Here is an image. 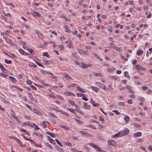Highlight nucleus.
<instances>
[{
	"label": "nucleus",
	"instance_id": "obj_16",
	"mask_svg": "<svg viewBox=\"0 0 152 152\" xmlns=\"http://www.w3.org/2000/svg\"><path fill=\"white\" fill-rule=\"evenodd\" d=\"M126 88L129 90V92L132 93L133 94L134 91L132 90V87L131 86H127L126 87Z\"/></svg>",
	"mask_w": 152,
	"mask_h": 152
},
{
	"label": "nucleus",
	"instance_id": "obj_22",
	"mask_svg": "<svg viewBox=\"0 0 152 152\" xmlns=\"http://www.w3.org/2000/svg\"><path fill=\"white\" fill-rule=\"evenodd\" d=\"M28 94L30 99L31 100H33L34 99V98L31 93L30 92H28Z\"/></svg>",
	"mask_w": 152,
	"mask_h": 152
},
{
	"label": "nucleus",
	"instance_id": "obj_28",
	"mask_svg": "<svg viewBox=\"0 0 152 152\" xmlns=\"http://www.w3.org/2000/svg\"><path fill=\"white\" fill-rule=\"evenodd\" d=\"M28 65L31 67H36L37 66V65L34 63L28 64Z\"/></svg>",
	"mask_w": 152,
	"mask_h": 152
},
{
	"label": "nucleus",
	"instance_id": "obj_47",
	"mask_svg": "<svg viewBox=\"0 0 152 152\" xmlns=\"http://www.w3.org/2000/svg\"><path fill=\"white\" fill-rule=\"evenodd\" d=\"M124 75L125 77H129V74L126 71L124 73Z\"/></svg>",
	"mask_w": 152,
	"mask_h": 152
},
{
	"label": "nucleus",
	"instance_id": "obj_30",
	"mask_svg": "<svg viewBox=\"0 0 152 152\" xmlns=\"http://www.w3.org/2000/svg\"><path fill=\"white\" fill-rule=\"evenodd\" d=\"M59 59L60 60V61H67V60H68V59L66 58H62L60 56L59 57Z\"/></svg>",
	"mask_w": 152,
	"mask_h": 152
},
{
	"label": "nucleus",
	"instance_id": "obj_17",
	"mask_svg": "<svg viewBox=\"0 0 152 152\" xmlns=\"http://www.w3.org/2000/svg\"><path fill=\"white\" fill-rule=\"evenodd\" d=\"M27 50L30 52V53L32 55H34V51L31 48H27Z\"/></svg>",
	"mask_w": 152,
	"mask_h": 152
},
{
	"label": "nucleus",
	"instance_id": "obj_12",
	"mask_svg": "<svg viewBox=\"0 0 152 152\" xmlns=\"http://www.w3.org/2000/svg\"><path fill=\"white\" fill-rule=\"evenodd\" d=\"M124 119L125 121V123L126 124H127L129 123V121L130 118L128 116L126 115L125 117L124 118Z\"/></svg>",
	"mask_w": 152,
	"mask_h": 152
},
{
	"label": "nucleus",
	"instance_id": "obj_3",
	"mask_svg": "<svg viewBox=\"0 0 152 152\" xmlns=\"http://www.w3.org/2000/svg\"><path fill=\"white\" fill-rule=\"evenodd\" d=\"M80 66L83 68H87L88 67L91 66V65L90 64H85L83 63H82L80 65Z\"/></svg>",
	"mask_w": 152,
	"mask_h": 152
},
{
	"label": "nucleus",
	"instance_id": "obj_13",
	"mask_svg": "<svg viewBox=\"0 0 152 152\" xmlns=\"http://www.w3.org/2000/svg\"><path fill=\"white\" fill-rule=\"evenodd\" d=\"M19 53L23 55H27V54L26 52L24 51L21 49H18Z\"/></svg>",
	"mask_w": 152,
	"mask_h": 152
},
{
	"label": "nucleus",
	"instance_id": "obj_42",
	"mask_svg": "<svg viewBox=\"0 0 152 152\" xmlns=\"http://www.w3.org/2000/svg\"><path fill=\"white\" fill-rule=\"evenodd\" d=\"M56 147V149H57L59 151L61 152H63L64 151V150L63 149L60 148V147H59L58 146H57Z\"/></svg>",
	"mask_w": 152,
	"mask_h": 152
},
{
	"label": "nucleus",
	"instance_id": "obj_23",
	"mask_svg": "<svg viewBox=\"0 0 152 152\" xmlns=\"http://www.w3.org/2000/svg\"><path fill=\"white\" fill-rule=\"evenodd\" d=\"M121 137V136H120V133L119 132H118V133L115 134H114V135H113V138H114L115 137Z\"/></svg>",
	"mask_w": 152,
	"mask_h": 152
},
{
	"label": "nucleus",
	"instance_id": "obj_37",
	"mask_svg": "<svg viewBox=\"0 0 152 152\" xmlns=\"http://www.w3.org/2000/svg\"><path fill=\"white\" fill-rule=\"evenodd\" d=\"M0 68L1 70L3 72L7 71V69L3 66L2 65L0 67Z\"/></svg>",
	"mask_w": 152,
	"mask_h": 152
},
{
	"label": "nucleus",
	"instance_id": "obj_1",
	"mask_svg": "<svg viewBox=\"0 0 152 152\" xmlns=\"http://www.w3.org/2000/svg\"><path fill=\"white\" fill-rule=\"evenodd\" d=\"M129 132V130L127 128H125L124 130H122L119 132L121 137L128 134Z\"/></svg>",
	"mask_w": 152,
	"mask_h": 152
},
{
	"label": "nucleus",
	"instance_id": "obj_56",
	"mask_svg": "<svg viewBox=\"0 0 152 152\" xmlns=\"http://www.w3.org/2000/svg\"><path fill=\"white\" fill-rule=\"evenodd\" d=\"M127 102L130 104H132V100L131 99H129L127 100Z\"/></svg>",
	"mask_w": 152,
	"mask_h": 152
},
{
	"label": "nucleus",
	"instance_id": "obj_44",
	"mask_svg": "<svg viewBox=\"0 0 152 152\" xmlns=\"http://www.w3.org/2000/svg\"><path fill=\"white\" fill-rule=\"evenodd\" d=\"M59 112H60V113H61L64 114L66 115V116H68V114L66 113L65 112L62 111L61 110H58Z\"/></svg>",
	"mask_w": 152,
	"mask_h": 152
},
{
	"label": "nucleus",
	"instance_id": "obj_45",
	"mask_svg": "<svg viewBox=\"0 0 152 152\" xmlns=\"http://www.w3.org/2000/svg\"><path fill=\"white\" fill-rule=\"evenodd\" d=\"M62 128H64V129L66 130H69V128L65 126H62Z\"/></svg>",
	"mask_w": 152,
	"mask_h": 152
},
{
	"label": "nucleus",
	"instance_id": "obj_35",
	"mask_svg": "<svg viewBox=\"0 0 152 152\" xmlns=\"http://www.w3.org/2000/svg\"><path fill=\"white\" fill-rule=\"evenodd\" d=\"M26 83L28 85H31L32 84V82L30 80L27 79L26 81Z\"/></svg>",
	"mask_w": 152,
	"mask_h": 152
},
{
	"label": "nucleus",
	"instance_id": "obj_18",
	"mask_svg": "<svg viewBox=\"0 0 152 152\" xmlns=\"http://www.w3.org/2000/svg\"><path fill=\"white\" fill-rule=\"evenodd\" d=\"M9 78L14 83H15L17 81L16 79L13 77L9 76Z\"/></svg>",
	"mask_w": 152,
	"mask_h": 152
},
{
	"label": "nucleus",
	"instance_id": "obj_58",
	"mask_svg": "<svg viewBox=\"0 0 152 152\" xmlns=\"http://www.w3.org/2000/svg\"><path fill=\"white\" fill-rule=\"evenodd\" d=\"M11 115L13 116V118H14V116H15V113L14 111H13L12 110H11Z\"/></svg>",
	"mask_w": 152,
	"mask_h": 152
},
{
	"label": "nucleus",
	"instance_id": "obj_2",
	"mask_svg": "<svg viewBox=\"0 0 152 152\" xmlns=\"http://www.w3.org/2000/svg\"><path fill=\"white\" fill-rule=\"evenodd\" d=\"M4 38L5 39V40L7 43L10 44L11 45H13V42L9 38L4 37Z\"/></svg>",
	"mask_w": 152,
	"mask_h": 152
},
{
	"label": "nucleus",
	"instance_id": "obj_4",
	"mask_svg": "<svg viewBox=\"0 0 152 152\" xmlns=\"http://www.w3.org/2000/svg\"><path fill=\"white\" fill-rule=\"evenodd\" d=\"M83 108L87 110H90L91 108V106L90 105H88L87 103L84 102Z\"/></svg>",
	"mask_w": 152,
	"mask_h": 152
},
{
	"label": "nucleus",
	"instance_id": "obj_55",
	"mask_svg": "<svg viewBox=\"0 0 152 152\" xmlns=\"http://www.w3.org/2000/svg\"><path fill=\"white\" fill-rule=\"evenodd\" d=\"M69 103L72 105H75V102L72 100H69Z\"/></svg>",
	"mask_w": 152,
	"mask_h": 152
},
{
	"label": "nucleus",
	"instance_id": "obj_43",
	"mask_svg": "<svg viewBox=\"0 0 152 152\" xmlns=\"http://www.w3.org/2000/svg\"><path fill=\"white\" fill-rule=\"evenodd\" d=\"M88 144L90 146H92V147L95 148L96 147V145L95 144L93 143H88Z\"/></svg>",
	"mask_w": 152,
	"mask_h": 152
},
{
	"label": "nucleus",
	"instance_id": "obj_60",
	"mask_svg": "<svg viewBox=\"0 0 152 152\" xmlns=\"http://www.w3.org/2000/svg\"><path fill=\"white\" fill-rule=\"evenodd\" d=\"M137 61L136 59H134L132 61V64L133 65H134L136 64Z\"/></svg>",
	"mask_w": 152,
	"mask_h": 152
},
{
	"label": "nucleus",
	"instance_id": "obj_15",
	"mask_svg": "<svg viewBox=\"0 0 152 152\" xmlns=\"http://www.w3.org/2000/svg\"><path fill=\"white\" fill-rule=\"evenodd\" d=\"M142 135L141 132H138L135 133H134V136L135 137H140Z\"/></svg>",
	"mask_w": 152,
	"mask_h": 152
},
{
	"label": "nucleus",
	"instance_id": "obj_7",
	"mask_svg": "<svg viewBox=\"0 0 152 152\" xmlns=\"http://www.w3.org/2000/svg\"><path fill=\"white\" fill-rule=\"evenodd\" d=\"M31 110L33 111L34 113L37 115H42V114L41 112L36 109H35L34 108H32V109H31Z\"/></svg>",
	"mask_w": 152,
	"mask_h": 152
},
{
	"label": "nucleus",
	"instance_id": "obj_38",
	"mask_svg": "<svg viewBox=\"0 0 152 152\" xmlns=\"http://www.w3.org/2000/svg\"><path fill=\"white\" fill-rule=\"evenodd\" d=\"M72 55L73 57L76 59H78L79 58L78 57L75 55V53H72Z\"/></svg>",
	"mask_w": 152,
	"mask_h": 152
},
{
	"label": "nucleus",
	"instance_id": "obj_59",
	"mask_svg": "<svg viewBox=\"0 0 152 152\" xmlns=\"http://www.w3.org/2000/svg\"><path fill=\"white\" fill-rule=\"evenodd\" d=\"M43 55L44 56H45L47 57H48L49 56L48 54V53L46 52H44L43 53Z\"/></svg>",
	"mask_w": 152,
	"mask_h": 152
},
{
	"label": "nucleus",
	"instance_id": "obj_33",
	"mask_svg": "<svg viewBox=\"0 0 152 152\" xmlns=\"http://www.w3.org/2000/svg\"><path fill=\"white\" fill-rule=\"evenodd\" d=\"M34 126V128L35 130H39V128L37 126V124H36L35 123H33V124Z\"/></svg>",
	"mask_w": 152,
	"mask_h": 152
},
{
	"label": "nucleus",
	"instance_id": "obj_50",
	"mask_svg": "<svg viewBox=\"0 0 152 152\" xmlns=\"http://www.w3.org/2000/svg\"><path fill=\"white\" fill-rule=\"evenodd\" d=\"M118 105L122 106H124L125 105L124 102H120L118 103Z\"/></svg>",
	"mask_w": 152,
	"mask_h": 152
},
{
	"label": "nucleus",
	"instance_id": "obj_49",
	"mask_svg": "<svg viewBox=\"0 0 152 152\" xmlns=\"http://www.w3.org/2000/svg\"><path fill=\"white\" fill-rule=\"evenodd\" d=\"M40 72L43 74H49V72H47L43 70H41L40 71Z\"/></svg>",
	"mask_w": 152,
	"mask_h": 152
},
{
	"label": "nucleus",
	"instance_id": "obj_19",
	"mask_svg": "<svg viewBox=\"0 0 152 152\" xmlns=\"http://www.w3.org/2000/svg\"><path fill=\"white\" fill-rule=\"evenodd\" d=\"M143 53V51L142 50H139L137 51V54L138 56H140L141 54H142Z\"/></svg>",
	"mask_w": 152,
	"mask_h": 152
},
{
	"label": "nucleus",
	"instance_id": "obj_62",
	"mask_svg": "<svg viewBox=\"0 0 152 152\" xmlns=\"http://www.w3.org/2000/svg\"><path fill=\"white\" fill-rule=\"evenodd\" d=\"M68 46L69 48H73V46L72 45V44L71 43V41H70L69 42V43L68 44Z\"/></svg>",
	"mask_w": 152,
	"mask_h": 152
},
{
	"label": "nucleus",
	"instance_id": "obj_52",
	"mask_svg": "<svg viewBox=\"0 0 152 152\" xmlns=\"http://www.w3.org/2000/svg\"><path fill=\"white\" fill-rule=\"evenodd\" d=\"M75 120L77 123L83 124V122H82L81 121L78 120L76 119H75Z\"/></svg>",
	"mask_w": 152,
	"mask_h": 152
},
{
	"label": "nucleus",
	"instance_id": "obj_8",
	"mask_svg": "<svg viewBox=\"0 0 152 152\" xmlns=\"http://www.w3.org/2000/svg\"><path fill=\"white\" fill-rule=\"evenodd\" d=\"M90 88L91 89L93 90L94 91L96 92H98L99 90V88L96 87H94L92 86Z\"/></svg>",
	"mask_w": 152,
	"mask_h": 152
},
{
	"label": "nucleus",
	"instance_id": "obj_9",
	"mask_svg": "<svg viewBox=\"0 0 152 152\" xmlns=\"http://www.w3.org/2000/svg\"><path fill=\"white\" fill-rule=\"evenodd\" d=\"M63 77L66 78L69 81L70 80L72 79L71 77L69 76L66 73H64V74Z\"/></svg>",
	"mask_w": 152,
	"mask_h": 152
},
{
	"label": "nucleus",
	"instance_id": "obj_54",
	"mask_svg": "<svg viewBox=\"0 0 152 152\" xmlns=\"http://www.w3.org/2000/svg\"><path fill=\"white\" fill-rule=\"evenodd\" d=\"M107 71L110 72L111 73L113 72V70L110 68H108L107 69Z\"/></svg>",
	"mask_w": 152,
	"mask_h": 152
},
{
	"label": "nucleus",
	"instance_id": "obj_48",
	"mask_svg": "<svg viewBox=\"0 0 152 152\" xmlns=\"http://www.w3.org/2000/svg\"><path fill=\"white\" fill-rule=\"evenodd\" d=\"M45 64H50L52 63V61L50 60L45 61Z\"/></svg>",
	"mask_w": 152,
	"mask_h": 152
},
{
	"label": "nucleus",
	"instance_id": "obj_29",
	"mask_svg": "<svg viewBox=\"0 0 152 152\" xmlns=\"http://www.w3.org/2000/svg\"><path fill=\"white\" fill-rule=\"evenodd\" d=\"M14 87V88L18 89V90H19L20 92H22L23 90L21 88H20L19 87L17 86H15Z\"/></svg>",
	"mask_w": 152,
	"mask_h": 152
},
{
	"label": "nucleus",
	"instance_id": "obj_51",
	"mask_svg": "<svg viewBox=\"0 0 152 152\" xmlns=\"http://www.w3.org/2000/svg\"><path fill=\"white\" fill-rule=\"evenodd\" d=\"M114 48L115 50H118L119 52H121V49L117 47H114Z\"/></svg>",
	"mask_w": 152,
	"mask_h": 152
},
{
	"label": "nucleus",
	"instance_id": "obj_41",
	"mask_svg": "<svg viewBox=\"0 0 152 152\" xmlns=\"http://www.w3.org/2000/svg\"><path fill=\"white\" fill-rule=\"evenodd\" d=\"M134 126L136 127L137 128H140L141 127V126L139 124H137V123H134Z\"/></svg>",
	"mask_w": 152,
	"mask_h": 152
},
{
	"label": "nucleus",
	"instance_id": "obj_34",
	"mask_svg": "<svg viewBox=\"0 0 152 152\" xmlns=\"http://www.w3.org/2000/svg\"><path fill=\"white\" fill-rule=\"evenodd\" d=\"M45 145L46 146L48 147L50 149H53L52 147L48 143H45Z\"/></svg>",
	"mask_w": 152,
	"mask_h": 152
},
{
	"label": "nucleus",
	"instance_id": "obj_20",
	"mask_svg": "<svg viewBox=\"0 0 152 152\" xmlns=\"http://www.w3.org/2000/svg\"><path fill=\"white\" fill-rule=\"evenodd\" d=\"M46 133L47 134L50 135L52 137H55V135L53 133H50L48 132H46Z\"/></svg>",
	"mask_w": 152,
	"mask_h": 152
},
{
	"label": "nucleus",
	"instance_id": "obj_5",
	"mask_svg": "<svg viewBox=\"0 0 152 152\" xmlns=\"http://www.w3.org/2000/svg\"><path fill=\"white\" fill-rule=\"evenodd\" d=\"M96 84L97 86L102 89H104L105 88V86L103 84L98 82H96Z\"/></svg>",
	"mask_w": 152,
	"mask_h": 152
},
{
	"label": "nucleus",
	"instance_id": "obj_27",
	"mask_svg": "<svg viewBox=\"0 0 152 152\" xmlns=\"http://www.w3.org/2000/svg\"><path fill=\"white\" fill-rule=\"evenodd\" d=\"M65 28L66 29L65 31L66 32L69 33L71 32V30L68 29V26H65Z\"/></svg>",
	"mask_w": 152,
	"mask_h": 152
},
{
	"label": "nucleus",
	"instance_id": "obj_61",
	"mask_svg": "<svg viewBox=\"0 0 152 152\" xmlns=\"http://www.w3.org/2000/svg\"><path fill=\"white\" fill-rule=\"evenodd\" d=\"M94 76H99V77H102V74L100 73H95L94 74Z\"/></svg>",
	"mask_w": 152,
	"mask_h": 152
},
{
	"label": "nucleus",
	"instance_id": "obj_36",
	"mask_svg": "<svg viewBox=\"0 0 152 152\" xmlns=\"http://www.w3.org/2000/svg\"><path fill=\"white\" fill-rule=\"evenodd\" d=\"M5 62L7 64H10L12 63V62L11 60H8L7 59H5L4 60Z\"/></svg>",
	"mask_w": 152,
	"mask_h": 152
},
{
	"label": "nucleus",
	"instance_id": "obj_63",
	"mask_svg": "<svg viewBox=\"0 0 152 152\" xmlns=\"http://www.w3.org/2000/svg\"><path fill=\"white\" fill-rule=\"evenodd\" d=\"M47 43L46 42H45L44 43V44H42V45H40L39 47V48H43V47H45V45H47Z\"/></svg>",
	"mask_w": 152,
	"mask_h": 152
},
{
	"label": "nucleus",
	"instance_id": "obj_25",
	"mask_svg": "<svg viewBox=\"0 0 152 152\" xmlns=\"http://www.w3.org/2000/svg\"><path fill=\"white\" fill-rule=\"evenodd\" d=\"M76 84L75 83H72L71 84L69 85L68 86V88H71L72 87H74L76 86Z\"/></svg>",
	"mask_w": 152,
	"mask_h": 152
},
{
	"label": "nucleus",
	"instance_id": "obj_21",
	"mask_svg": "<svg viewBox=\"0 0 152 152\" xmlns=\"http://www.w3.org/2000/svg\"><path fill=\"white\" fill-rule=\"evenodd\" d=\"M55 140L59 145L61 147H63L62 144L58 139H55Z\"/></svg>",
	"mask_w": 152,
	"mask_h": 152
},
{
	"label": "nucleus",
	"instance_id": "obj_31",
	"mask_svg": "<svg viewBox=\"0 0 152 152\" xmlns=\"http://www.w3.org/2000/svg\"><path fill=\"white\" fill-rule=\"evenodd\" d=\"M95 149L98 152H101L102 151L100 148L98 147L97 146H96V147L95 148Z\"/></svg>",
	"mask_w": 152,
	"mask_h": 152
},
{
	"label": "nucleus",
	"instance_id": "obj_32",
	"mask_svg": "<svg viewBox=\"0 0 152 152\" xmlns=\"http://www.w3.org/2000/svg\"><path fill=\"white\" fill-rule=\"evenodd\" d=\"M0 76L4 78H6L7 76V74H4V73H0Z\"/></svg>",
	"mask_w": 152,
	"mask_h": 152
},
{
	"label": "nucleus",
	"instance_id": "obj_39",
	"mask_svg": "<svg viewBox=\"0 0 152 152\" xmlns=\"http://www.w3.org/2000/svg\"><path fill=\"white\" fill-rule=\"evenodd\" d=\"M112 111L116 115H119L120 114V113L116 110H113Z\"/></svg>",
	"mask_w": 152,
	"mask_h": 152
},
{
	"label": "nucleus",
	"instance_id": "obj_6",
	"mask_svg": "<svg viewBox=\"0 0 152 152\" xmlns=\"http://www.w3.org/2000/svg\"><path fill=\"white\" fill-rule=\"evenodd\" d=\"M109 145L114 146L116 144L115 142L113 140H109L107 141Z\"/></svg>",
	"mask_w": 152,
	"mask_h": 152
},
{
	"label": "nucleus",
	"instance_id": "obj_40",
	"mask_svg": "<svg viewBox=\"0 0 152 152\" xmlns=\"http://www.w3.org/2000/svg\"><path fill=\"white\" fill-rule=\"evenodd\" d=\"M13 139L16 140L18 143H20V141L18 139L15 137H13Z\"/></svg>",
	"mask_w": 152,
	"mask_h": 152
},
{
	"label": "nucleus",
	"instance_id": "obj_26",
	"mask_svg": "<svg viewBox=\"0 0 152 152\" xmlns=\"http://www.w3.org/2000/svg\"><path fill=\"white\" fill-rule=\"evenodd\" d=\"M142 66L140 64H138L135 66V67L136 69H138L139 70H140Z\"/></svg>",
	"mask_w": 152,
	"mask_h": 152
},
{
	"label": "nucleus",
	"instance_id": "obj_11",
	"mask_svg": "<svg viewBox=\"0 0 152 152\" xmlns=\"http://www.w3.org/2000/svg\"><path fill=\"white\" fill-rule=\"evenodd\" d=\"M76 87L80 92L81 93H85L86 92V90H85L84 89L82 88L79 86H77Z\"/></svg>",
	"mask_w": 152,
	"mask_h": 152
},
{
	"label": "nucleus",
	"instance_id": "obj_57",
	"mask_svg": "<svg viewBox=\"0 0 152 152\" xmlns=\"http://www.w3.org/2000/svg\"><path fill=\"white\" fill-rule=\"evenodd\" d=\"M65 144L66 145H69L71 147L72 146V145L71 143L70 142H65Z\"/></svg>",
	"mask_w": 152,
	"mask_h": 152
},
{
	"label": "nucleus",
	"instance_id": "obj_46",
	"mask_svg": "<svg viewBox=\"0 0 152 152\" xmlns=\"http://www.w3.org/2000/svg\"><path fill=\"white\" fill-rule=\"evenodd\" d=\"M41 125L44 128H46V125L45 124V122L44 121L41 123Z\"/></svg>",
	"mask_w": 152,
	"mask_h": 152
},
{
	"label": "nucleus",
	"instance_id": "obj_64",
	"mask_svg": "<svg viewBox=\"0 0 152 152\" xmlns=\"http://www.w3.org/2000/svg\"><path fill=\"white\" fill-rule=\"evenodd\" d=\"M49 142L53 144H55V142L54 140L52 139H50V140Z\"/></svg>",
	"mask_w": 152,
	"mask_h": 152
},
{
	"label": "nucleus",
	"instance_id": "obj_53",
	"mask_svg": "<svg viewBox=\"0 0 152 152\" xmlns=\"http://www.w3.org/2000/svg\"><path fill=\"white\" fill-rule=\"evenodd\" d=\"M33 134L34 135H36V136H41V137H42V135L41 134H40L37 133V132H34L33 133Z\"/></svg>",
	"mask_w": 152,
	"mask_h": 152
},
{
	"label": "nucleus",
	"instance_id": "obj_14",
	"mask_svg": "<svg viewBox=\"0 0 152 152\" xmlns=\"http://www.w3.org/2000/svg\"><path fill=\"white\" fill-rule=\"evenodd\" d=\"M37 34L38 36L39 37L40 39H43L44 38V36L41 33L38 32V31H37Z\"/></svg>",
	"mask_w": 152,
	"mask_h": 152
},
{
	"label": "nucleus",
	"instance_id": "obj_10",
	"mask_svg": "<svg viewBox=\"0 0 152 152\" xmlns=\"http://www.w3.org/2000/svg\"><path fill=\"white\" fill-rule=\"evenodd\" d=\"M64 94L67 96H75V95L73 93L71 92H66L64 93Z\"/></svg>",
	"mask_w": 152,
	"mask_h": 152
},
{
	"label": "nucleus",
	"instance_id": "obj_24",
	"mask_svg": "<svg viewBox=\"0 0 152 152\" xmlns=\"http://www.w3.org/2000/svg\"><path fill=\"white\" fill-rule=\"evenodd\" d=\"M33 12L34 13H32V15H33L34 13V14L35 15H37L38 17H40V15H41L39 13L37 12L34 11Z\"/></svg>",
	"mask_w": 152,
	"mask_h": 152
}]
</instances>
